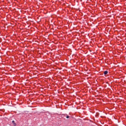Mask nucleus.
I'll list each match as a JSON object with an SVG mask.
<instances>
[{"label": "nucleus", "mask_w": 126, "mask_h": 126, "mask_svg": "<svg viewBox=\"0 0 126 126\" xmlns=\"http://www.w3.org/2000/svg\"><path fill=\"white\" fill-rule=\"evenodd\" d=\"M108 73V71H105L104 72V74H105V75H106V74H107Z\"/></svg>", "instance_id": "1"}, {"label": "nucleus", "mask_w": 126, "mask_h": 126, "mask_svg": "<svg viewBox=\"0 0 126 126\" xmlns=\"http://www.w3.org/2000/svg\"><path fill=\"white\" fill-rule=\"evenodd\" d=\"M12 123H13V124H14V126H16V124H15V123H14V121H13Z\"/></svg>", "instance_id": "2"}, {"label": "nucleus", "mask_w": 126, "mask_h": 126, "mask_svg": "<svg viewBox=\"0 0 126 126\" xmlns=\"http://www.w3.org/2000/svg\"><path fill=\"white\" fill-rule=\"evenodd\" d=\"M66 118V119H69V116H67Z\"/></svg>", "instance_id": "3"}]
</instances>
